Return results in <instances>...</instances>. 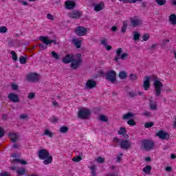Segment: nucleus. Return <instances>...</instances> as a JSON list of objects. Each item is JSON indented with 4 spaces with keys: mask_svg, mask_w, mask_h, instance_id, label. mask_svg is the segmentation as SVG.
<instances>
[{
    "mask_svg": "<svg viewBox=\"0 0 176 176\" xmlns=\"http://www.w3.org/2000/svg\"><path fill=\"white\" fill-rule=\"evenodd\" d=\"M43 135H47L49 138H53V137H54V133L49 129H45Z\"/></svg>",
    "mask_w": 176,
    "mask_h": 176,
    "instance_id": "obj_23",
    "label": "nucleus"
},
{
    "mask_svg": "<svg viewBox=\"0 0 176 176\" xmlns=\"http://www.w3.org/2000/svg\"><path fill=\"white\" fill-rule=\"evenodd\" d=\"M12 87L14 90H19V85L13 84L12 85Z\"/></svg>",
    "mask_w": 176,
    "mask_h": 176,
    "instance_id": "obj_59",
    "label": "nucleus"
},
{
    "mask_svg": "<svg viewBox=\"0 0 176 176\" xmlns=\"http://www.w3.org/2000/svg\"><path fill=\"white\" fill-rule=\"evenodd\" d=\"M72 43H74L76 49H80V47H82V40L79 38H73Z\"/></svg>",
    "mask_w": 176,
    "mask_h": 176,
    "instance_id": "obj_21",
    "label": "nucleus"
},
{
    "mask_svg": "<svg viewBox=\"0 0 176 176\" xmlns=\"http://www.w3.org/2000/svg\"><path fill=\"white\" fill-rule=\"evenodd\" d=\"M154 123L152 122H146L144 124L145 129H151V127H153Z\"/></svg>",
    "mask_w": 176,
    "mask_h": 176,
    "instance_id": "obj_38",
    "label": "nucleus"
},
{
    "mask_svg": "<svg viewBox=\"0 0 176 176\" xmlns=\"http://www.w3.org/2000/svg\"><path fill=\"white\" fill-rule=\"evenodd\" d=\"M118 76L120 79H126L127 78V72L125 71L120 72Z\"/></svg>",
    "mask_w": 176,
    "mask_h": 176,
    "instance_id": "obj_30",
    "label": "nucleus"
},
{
    "mask_svg": "<svg viewBox=\"0 0 176 176\" xmlns=\"http://www.w3.org/2000/svg\"><path fill=\"white\" fill-rule=\"evenodd\" d=\"M19 63L21 64H27V57L23 56H20Z\"/></svg>",
    "mask_w": 176,
    "mask_h": 176,
    "instance_id": "obj_34",
    "label": "nucleus"
},
{
    "mask_svg": "<svg viewBox=\"0 0 176 176\" xmlns=\"http://www.w3.org/2000/svg\"><path fill=\"white\" fill-rule=\"evenodd\" d=\"M127 133V131L126 130V128L124 127H120V130L118 131V134L120 135H123V137H124V135Z\"/></svg>",
    "mask_w": 176,
    "mask_h": 176,
    "instance_id": "obj_29",
    "label": "nucleus"
},
{
    "mask_svg": "<svg viewBox=\"0 0 176 176\" xmlns=\"http://www.w3.org/2000/svg\"><path fill=\"white\" fill-rule=\"evenodd\" d=\"M155 148V142L151 140H143L142 141V149L144 151H152Z\"/></svg>",
    "mask_w": 176,
    "mask_h": 176,
    "instance_id": "obj_5",
    "label": "nucleus"
},
{
    "mask_svg": "<svg viewBox=\"0 0 176 176\" xmlns=\"http://www.w3.org/2000/svg\"><path fill=\"white\" fill-rule=\"evenodd\" d=\"M38 157L40 160H44L43 164L45 165L53 163V156L50 155V153L47 149L39 150L38 151Z\"/></svg>",
    "mask_w": 176,
    "mask_h": 176,
    "instance_id": "obj_1",
    "label": "nucleus"
},
{
    "mask_svg": "<svg viewBox=\"0 0 176 176\" xmlns=\"http://www.w3.org/2000/svg\"><path fill=\"white\" fill-rule=\"evenodd\" d=\"M82 65V54H76V58H73L72 60V63L70 65L71 68L72 69H78L79 67Z\"/></svg>",
    "mask_w": 176,
    "mask_h": 176,
    "instance_id": "obj_2",
    "label": "nucleus"
},
{
    "mask_svg": "<svg viewBox=\"0 0 176 176\" xmlns=\"http://www.w3.org/2000/svg\"><path fill=\"white\" fill-rule=\"evenodd\" d=\"M121 149H124V151H127L131 146V142L127 140H121L119 144Z\"/></svg>",
    "mask_w": 176,
    "mask_h": 176,
    "instance_id": "obj_9",
    "label": "nucleus"
},
{
    "mask_svg": "<svg viewBox=\"0 0 176 176\" xmlns=\"http://www.w3.org/2000/svg\"><path fill=\"white\" fill-rule=\"evenodd\" d=\"M129 97H131V98H134V97L137 96V93L131 91L129 92Z\"/></svg>",
    "mask_w": 176,
    "mask_h": 176,
    "instance_id": "obj_48",
    "label": "nucleus"
},
{
    "mask_svg": "<svg viewBox=\"0 0 176 176\" xmlns=\"http://www.w3.org/2000/svg\"><path fill=\"white\" fill-rule=\"evenodd\" d=\"M13 163H14V162H19L21 164H27V161H25L23 160H20V159H14L13 160Z\"/></svg>",
    "mask_w": 176,
    "mask_h": 176,
    "instance_id": "obj_42",
    "label": "nucleus"
},
{
    "mask_svg": "<svg viewBox=\"0 0 176 176\" xmlns=\"http://www.w3.org/2000/svg\"><path fill=\"white\" fill-rule=\"evenodd\" d=\"M20 119H22V120L28 119V114H24V113L21 114Z\"/></svg>",
    "mask_w": 176,
    "mask_h": 176,
    "instance_id": "obj_54",
    "label": "nucleus"
},
{
    "mask_svg": "<svg viewBox=\"0 0 176 176\" xmlns=\"http://www.w3.org/2000/svg\"><path fill=\"white\" fill-rule=\"evenodd\" d=\"M154 90L156 97H159L162 94V89H163V83L157 80V78L155 77L154 79Z\"/></svg>",
    "mask_w": 176,
    "mask_h": 176,
    "instance_id": "obj_3",
    "label": "nucleus"
},
{
    "mask_svg": "<svg viewBox=\"0 0 176 176\" xmlns=\"http://www.w3.org/2000/svg\"><path fill=\"white\" fill-rule=\"evenodd\" d=\"M78 116L80 119L86 120L90 116V110L88 109H82L79 110Z\"/></svg>",
    "mask_w": 176,
    "mask_h": 176,
    "instance_id": "obj_6",
    "label": "nucleus"
},
{
    "mask_svg": "<svg viewBox=\"0 0 176 176\" xmlns=\"http://www.w3.org/2000/svg\"><path fill=\"white\" fill-rule=\"evenodd\" d=\"M122 157H123V153L118 154V155L117 156L116 162L119 163L120 160H122Z\"/></svg>",
    "mask_w": 176,
    "mask_h": 176,
    "instance_id": "obj_52",
    "label": "nucleus"
},
{
    "mask_svg": "<svg viewBox=\"0 0 176 176\" xmlns=\"http://www.w3.org/2000/svg\"><path fill=\"white\" fill-rule=\"evenodd\" d=\"M39 39L43 42V43H44V45H46L47 46L52 45V43H54V45H57V41L56 39L50 40L47 36H40Z\"/></svg>",
    "mask_w": 176,
    "mask_h": 176,
    "instance_id": "obj_7",
    "label": "nucleus"
},
{
    "mask_svg": "<svg viewBox=\"0 0 176 176\" xmlns=\"http://www.w3.org/2000/svg\"><path fill=\"white\" fill-rule=\"evenodd\" d=\"M38 47H39L40 50H45V49L47 48V46H46L42 43H40V44H38Z\"/></svg>",
    "mask_w": 176,
    "mask_h": 176,
    "instance_id": "obj_51",
    "label": "nucleus"
},
{
    "mask_svg": "<svg viewBox=\"0 0 176 176\" xmlns=\"http://www.w3.org/2000/svg\"><path fill=\"white\" fill-rule=\"evenodd\" d=\"M76 6V3L74 1H66L65 2V7L67 10H71V9H74Z\"/></svg>",
    "mask_w": 176,
    "mask_h": 176,
    "instance_id": "obj_19",
    "label": "nucleus"
},
{
    "mask_svg": "<svg viewBox=\"0 0 176 176\" xmlns=\"http://www.w3.org/2000/svg\"><path fill=\"white\" fill-rule=\"evenodd\" d=\"M27 79L28 82H36L39 79L38 74L36 73H30L28 74Z\"/></svg>",
    "mask_w": 176,
    "mask_h": 176,
    "instance_id": "obj_16",
    "label": "nucleus"
},
{
    "mask_svg": "<svg viewBox=\"0 0 176 176\" xmlns=\"http://www.w3.org/2000/svg\"><path fill=\"white\" fill-rule=\"evenodd\" d=\"M105 8V4L104 2L100 1L99 3L95 5L94 6V10L95 12H100V10H102Z\"/></svg>",
    "mask_w": 176,
    "mask_h": 176,
    "instance_id": "obj_20",
    "label": "nucleus"
},
{
    "mask_svg": "<svg viewBox=\"0 0 176 176\" xmlns=\"http://www.w3.org/2000/svg\"><path fill=\"white\" fill-rule=\"evenodd\" d=\"M47 19H48V20H54V16L53 14L48 13L47 14Z\"/></svg>",
    "mask_w": 176,
    "mask_h": 176,
    "instance_id": "obj_55",
    "label": "nucleus"
},
{
    "mask_svg": "<svg viewBox=\"0 0 176 176\" xmlns=\"http://www.w3.org/2000/svg\"><path fill=\"white\" fill-rule=\"evenodd\" d=\"M111 31H112L113 32H116V31H118V27H116V26H113V27L111 28Z\"/></svg>",
    "mask_w": 176,
    "mask_h": 176,
    "instance_id": "obj_61",
    "label": "nucleus"
},
{
    "mask_svg": "<svg viewBox=\"0 0 176 176\" xmlns=\"http://www.w3.org/2000/svg\"><path fill=\"white\" fill-rule=\"evenodd\" d=\"M89 170H91V176H96L97 175V173L96 171L97 170V166L96 165H92L89 167Z\"/></svg>",
    "mask_w": 176,
    "mask_h": 176,
    "instance_id": "obj_24",
    "label": "nucleus"
},
{
    "mask_svg": "<svg viewBox=\"0 0 176 176\" xmlns=\"http://www.w3.org/2000/svg\"><path fill=\"white\" fill-rule=\"evenodd\" d=\"M123 49L122 47H120L117 49L116 51V56L114 57V61L116 63H119V60H124L129 57V54L127 53H123Z\"/></svg>",
    "mask_w": 176,
    "mask_h": 176,
    "instance_id": "obj_4",
    "label": "nucleus"
},
{
    "mask_svg": "<svg viewBox=\"0 0 176 176\" xmlns=\"http://www.w3.org/2000/svg\"><path fill=\"white\" fill-rule=\"evenodd\" d=\"M166 171H168V173L171 172L173 170V168L170 166H167L166 168H165Z\"/></svg>",
    "mask_w": 176,
    "mask_h": 176,
    "instance_id": "obj_62",
    "label": "nucleus"
},
{
    "mask_svg": "<svg viewBox=\"0 0 176 176\" xmlns=\"http://www.w3.org/2000/svg\"><path fill=\"white\" fill-rule=\"evenodd\" d=\"M126 30H127V22L124 21L122 27L121 28V32L122 34H124Z\"/></svg>",
    "mask_w": 176,
    "mask_h": 176,
    "instance_id": "obj_33",
    "label": "nucleus"
},
{
    "mask_svg": "<svg viewBox=\"0 0 176 176\" xmlns=\"http://www.w3.org/2000/svg\"><path fill=\"white\" fill-rule=\"evenodd\" d=\"M16 174L18 175H25V169L20 168L16 170Z\"/></svg>",
    "mask_w": 176,
    "mask_h": 176,
    "instance_id": "obj_32",
    "label": "nucleus"
},
{
    "mask_svg": "<svg viewBox=\"0 0 176 176\" xmlns=\"http://www.w3.org/2000/svg\"><path fill=\"white\" fill-rule=\"evenodd\" d=\"M10 53L12 57V60H14V61H17V54H16V52L12 51Z\"/></svg>",
    "mask_w": 176,
    "mask_h": 176,
    "instance_id": "obj_43",
    "label": "nucleus"
},
{
    "mask_svg": "<svg viewBox=\"0 0 176 176\" xmlns=\"http://www.w3.org/2000/svg\"><path fill=\"white\" fill-rule=\"evenodd\" d=\"M127 123L129 126H135V124H137V123H135V121H134V120L133 119L129 120Z\"/></svg>",
    "mask_w": 176,
    "mask_h": 176,
    "instance_id": "obj_47",
    "label": "nucleus"
},
{
    "mask_svg": "<svg viewBox=\"0 0 176 176\" xmlns=\"http://www.w3.org/2000/svg\"><path fill=\"white\" fill-rule=\"evenodd\" d=\"M8 32V28L6 26L0 27V34H6Z\"/></svg>",
    "mask_w": 176,
    "mask_h": 176,
    "instance_id": "obj_41",
    "label": "nucleus"
},
{
    "mask_svg": "<svg viewBox=\"0 0 176 176\" xmlns=\"http://www.w3.org/2000/svg\"><path fill=\"white\" fill-rule=\"evenodd\" d=\"M106 176H119V173L118 172L111 173L107 174Z\"/></svg>",
    "mask_w": 176,
    "mask_h": 176,
    "instance_id": "obj_56",
    "label": "nucleus"
},
{
    "mask_svg": "<svg viewBox=\"0 0 176 176\" xmlns=\"http://www.w3.org/2000/svg\"><path fill=\"white\" fill-rule=\"evenodd\" d=\"M151 170H152V166H151L150 165H148L143 168L142 171L145 174L149 175L151 174Z\"/></svg>",
    "mask_w": 176,
    "mask_h": 176,
    "instance_id": "obj_27",
    "label": "nucleus"
},
{
    "mask_svg": "<svg viewBox=\"0 0 176 176\" xmlns=\"http://www.w3.org/2000/svg\"><path fill=\"white\" fill-rule=\"evenodd\" d=\"M8 98L14 103L20 102V98H19V95L14 94V93H10L8 95Z\"/></svg>",
    "mask_w": 176,
    "mask_h": 176,
    "instance_id": "obj_13",
    "label": "nucleus"
},
{
    "mask_svg": "<svg viewBox=\"0 0 176 176\" xmlns=\"http://www.w3.org/2000/svg\"><path fill=\"white\" fill-rule=\"evenodd\" d=\"M155 135L158 137L160 140H167L170 139V134H168V133L163 130L158 131V132L155 134Z\"/></svg>",
    "mask_w": 176,
    "mask_h": 176,
    "instance_id": "obj_10",
    "label": "nucleus"
},
{
    "mask_svg": "<svg viewBox=\"0 0 176 176\" xmlns=\"http://www.w3.org/2000/svg\"><path fill=\"white\" fill-rule=\"evenodd\" d=\"M82 15L83 13L78 10H74L69 14V17L71 19H74L75 20H77V19H80V17H82Z\"/></svg>",
    "mask_w": 176,
    "mask_h": 176,
    "instance_id": "obj_14",
    "label": "nucleus"
},
{
    "mask_svg": "<svg viewBox=\"0 0 176 176\" xmlns=\"http://www.w3.org/2000/svg\"><path fill=\"white\" fill-rule=\"evenodd\" d=\"M169 42H170V40L168 39L164 40L162 43V46H164V43H169Z\"/></svg>",
    "mask_w": 176,
    "mask_h": 176,
    "instance_id": "obj_63",
    "label": "nucleus"
},
{
    "mask_svg": "<svg viewBox=\"0 0 176 176\" xmlns=\"http://www.w3.org/2000/svg\"><path fill=\"white\" fill-rule=\"evenodd\" d=\"M129 78L131 80H137L138 79V76H137V74H131L129 75Z\"/></svg>",
    "mask_w": 176,
    "mask_h": 176,
    "instance_id": "obj_46",
    "label": "nucleus"
},
{
    "mask_svg": "<svg viewBox=\"0 0 176 176\" xmlns=\"http://www.w3.org/2000/svg\"><path fill=\"white\" fill-rule=\"evenodd\" d=\"M50 122H51V123H57V122H58V118H56V116H52L49 119Z\"/></svg>",
    "mask_w": 176,
    "mask_h": 176,
    "instance_id": "obj_40",
    "label": "nucleus"
},
{
    "mask_svg": "<svg viewBox=\"0 0 176 176\" xmlns=\"http://www.w3.org/2000/svg\"><path fill=\"white\" fill-rule=\"evenodd\" d=\"M150 108L151 109H153V111H156L157 109V104L156 103L153 102V100H150Z\"/></svg>",
    "mask_w": 176,
    "mask_h": 176,
    "instance_id": "obj_31",
    "label": "nucleus"
},
{
    "mask_svg": "<svg viewBox=\"0 0 176 176\" xmlns=\"http://www.w3.org/2000/svg\"><path fill=\"white\" fill-rule=\"evenodd\" d=\"M106 79L109 82L116 81V72L113 70L109 71L106 73Z\"/></svg>",
    "mask_w": 176,
    "mask_h": 176,
    "instance_id": "obj_8",
    "label": "nucleus"
},
{
    "mask_svg": "<svg viewBox=\"0 0 176 176\" xmlns=\"http://www.w3.org/2000/svg\"><path fill=\"white\" fill-rule=\"evenodd\" d=\"M51 54L53 58H55V60H60V56L58 55V54H57V52L52 51Z\"/></svg>",
    "mask_w": 176,
    "mask_h": 176,
    "instance_id": "obj_36",
    "label": "nucleus"
},
{
    "mask_svg": "<svg viewBox=\"0 0 176 176\" xmlns=\"http://www.w3.org/2000/svg\"><path fill=\"white\" fill-rule=\"evenodd\" d=\"M101 45H103V46L106 47L107 51L109 52V50H112V46L108 45V42L107 41V38H104L101 40Z\"/></svg>",
    "mask_w": 176,
    "mask_h": 176,
    "instance_id": "obj_22",
    "label": "nucleus"
},
{
    "mask_svg": "<svg viewBox=\"0 0 176 176\" xmlns=\"http://www.w3.org/2000/svg\"><path fill=\"white\" fill-rule=\"evenodd\" d=\"M82 160V157L80 156H77L76 157L72 158V161L74 162L75 163H79Z\"/></svg>",
    "mask_w": 176,
    "mask_h": 176,
    "instance_id": "obj_44",
    "label": "nucleus"
},
{
    "mask_svg": "<svg viewBox=\"0 0 176 176\" xmlns=\"http://www.w3.org/2000/svg\"><path fill=\"white\" fill-rule=\"evenodd\" d=\"M68 130H69V128L65 125H63L60 128L59 131L63 134H67V133H68Z\"/></svg>",
    "mask_w": 176,
    "mask_h": 176,
    "instance_id": "obj_28",
    "label": "nucleus"
},
{
    "mask_svg": "<svg viewBox=\"0 0 176 176\" xmlns=\"http://www.w3.org/2000/svg\"><path fill=\"white\" fill-rule=\"evenodd\" d=\"M155 2L159 6H163L164 5H166L167 0H156Z\"/></svg>",
    "mask_w": 176,
    "mask_h": 176,
    "instance_id": "obj_35",
    "label": "nucleus"
},
{
    "mask_svg": "<svg viewBox=\"0 0 176 176\" xmlns=\"http://www.w3.org/2000/svg\"><path fill=\"white\" fill-rule=\"evenodd\" d=\"M28 98H29V100H33V98H35V93H30L28 96Z\"/></svg>",
    "mask_w": 176,
    "mask_h": 176,
    "instance_id": "obj_49",
    "label": "nucleus"
},
{
    "mask_svg": "<svg viewBox=\"0 0 176 176\" xmlns=\"http://www.w3.org/2000/svg\"><path fill=\"white\" fill-rule=\"evenodd\" d=\"M143 87L146 91L147 90H149V88L151 87V77L149 76L145 77V80L143 82Z\"/></svg>",
    "mask_w": 176,
    "mask_h": 176,
    "instance_id": "obj_18",
    "label": "nucleus"
},
{
    "mask_svg": "<svg viewBox=\"0 0 176 176\" xmlns=\"http://www.w3.org/2000/svg\"><path fill=\"white\" fill-rule=\"evenodd\" d=\"M96 162L98 163H104V162H105V159H104L101 157H99L97 158Z\"/></svg>",
    "mask_w": 176,
    "mask_h": 176,
    "instance_id": "obj_53",
    "label": "nucleus"
},
{
    "mask_svg": "<svg viewBox=\"0 0 176 176\" xmlns=\"http://www.w3.org/2000/svg\"><path fill=\"white\" fill-rule=\"evenodd\" d=\"M74 57L75 55H74V54H67L63 58L62 61L63 64H69V63H72V60Z\"/></svg>",
    "mask_w": 176,
    "mask_h": 176,
    "instance_id": "obj_15",
    "label": "nucleus"
},
{
    "mask_svg": "<svg viewBox=\"0 0 176 176\" xmlns=\"http://www.w3.org/2000/svg\"><path fill=\"white\" fill-rule=\"evenodd\" d=\"M144 116H147V118H151V112L149 111H145L144 113Z\"/></svg>",
    "mask_w": 176,
    "mask_h": 176,
    "instance_id": "obj_60",
    "label": "nucleus"
},
{
    "mask_svg": "<svg viewBox=\"0 0 176 176\" xmlns=\"http://www.w3.org/2000/svg\"><path fill=\"white\" fill-rule=\"evenodd\" d=\"M131 23L133 27H138V25H141V24H142V21L138 17L135 16L133 18H131Z\"/></svg>",
    "mask_w": 176,
    "mask_h": 176,
    "instance_id": "obj_17",
    "label": "nucleus"
},
{
    "mask_svg": "<svg viewBox=\"0 0 176 176\" xmlns=\"http://www.w3.org/2000/svg\"><path fill=\"white\" fill-rule=\"evenodd\" d=\"M169 21L173 24V25H176V14H172L169 16Z\"/></svg>",
    "mask_w": 176,
    "mask_h": 176,
    "instance_id": "obj_25",
    "label": "nucleus"
},
{
    "mask_svg": "<svg viewBox=\"0 0 176 176\" xmlns=\"http://www.w3.org/2000/svg\"><path fill=\"white\" fill-rule=\"evenodd\" d=\"M75 33L78 36H85V35L87 34V29H86L85 27L78 26L76 28Z\"/></svg>",
    "mask_w": 176,
    "mask_h": 176,
    "instance_id": "obj_12",
    "label": "nucleus"
},
{
    "mask_svg": "<svg viewBox=\"0 0 176 176\" xmlns=\"http://www.w3.org/2000/svg\"><path fill=\"white\" fill-rule=\"evenodd\" d=\"M140 36L141 35L140 33H138V32H135L133 34V41H139Z\"/></svg>",
    "mask_w": 176,
    "mask_h": 176,
    "instance_id": "obj_37",
    "label": "nucleus"
},
{
    "mask_svg": "<svg viewBox=\"0 0 176 176\" xmlns=\"http://www.w3.org/2000/svg\"><path fill=\"white\" fill-rule=\"evenodd\" d=\"M96 87H97V82L94 81L93 79L87 80L85 83V89L87 90H91V89H96Z\"/></svg>",
    "mask_w": 176,
    "mask_h": 176,
    "instance_id": "obj_11",
    "label": "nucleus"
},
{
    "mask_svg": "<svg viewBox=\"0 0 176 176\" xmlns=\"http://www.w3.org/2000/svg\"><path fill=\"white\" fill-rule=\"evenodd\" d=\"M5 135V131H3V129L0 127V138H2Z\"/></svg>",
    "mask_w": 176,
    "mask_h": 176,
    "instance_id": "obj_57",
    "label": "nucleus"
},
{
    "mask_svg": "<svg viewBox=\"0 0 176 176\" xmlns=\"http://www.w3.org/2000/svg\"><path fill=\"white\" fill-rule=\"evenodd\" d=\"M130 118H133V113H128L123 115L122 119H124V120L130 119Z\"/></svg>",
    "mask_w": 176,
    "mask_h": 176,
    "instance_id": "obj_39",
    "label": "nucleus"
},
{
    "mask_svg": "<svg viewBox=\"0 0 176 176\" xmlns=\"http://www.w3.org/2000/svg\"><path fill=\"white\" fill-rule=\"evenodd\" d=\"M113 141L114 142H119L120 144V140L118 138H114Z\"/></svg>",
    "mask_w": 176,
    "mask_h": 176,
    "instance_id": "obj_64",
    "label": "nucleus"
},
{
    "mask_svg": "<svg viewBox=\"0 0 176 176\" xmlns=\"http://www.w3.org/2000/svg\"><path fill=\"white\" fill-rule=\"evenodd\" d=\"M143 0H130L129 3H135V2H142Z\"/></svg>",
    "mask_w": 176,
    "mask_h": 176,
    "instance_id": "obj_58",
    "label": "nucleus"
},
{
    "mask_svg": "<svg viewBox=\"0 0 176 176\" xmlns=\"http://www.w3.org/2000/svg\"><path fill=\"white\" fill-rule=\"evenodd\" d=\"M9 137L10 138V140L12 142H16V141H17V138H18L17 134L14 133H10Z\"/></svg>",
    "mask_w": 176,
    "mask_h": 176,
    "instance_id": "obj_26",
    "label": "nucleus"
},
{
    "mask_svg": "<svg viewBox=\"0 0 176 176\" xmlns=\"http://www.w3.org/2000/svg\"><path fill=\"white\" fill-rule=\"evenodd\" d=\"M100 120L102 122H108V118H107V116H104V115L100 116Z\"/></svg>",
    "mask_w": 176,
    "mask_h": 176,
    "instance_id": "obj_50",
    "label": "nucleus"
},
{
    "mask_svg": "<svg viewBox=\"0 0 176 176\" xmlns=\"http://www.w3.org/2000/svg\"><path fill=\"white\" fill-rule=\"evenodd\" d=\"M149 38H150V36H149V34L148 33L144 34L143 36H142V38L143 39L144 41H148Z\"/></svg>",
    "mask_w": 176,
    "mask_h": 176,
    "instance_id": "obj_45",
    "label": "nucleus"
}]
</instances>
